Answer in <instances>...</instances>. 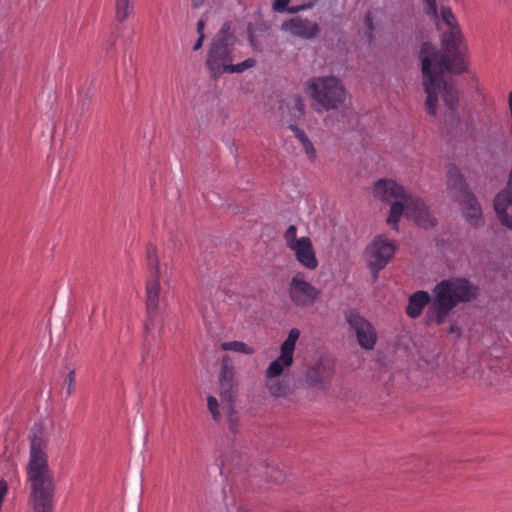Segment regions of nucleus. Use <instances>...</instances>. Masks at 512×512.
Instances as JSON below:
<instances>
[{"label":"nucleus","mask_w":512,"mask_h":512,"mask_svg":"<svg viewBox=\"0 0 512 512\" xmlns=\"http://www.w3.org/2000/svg\"><path fill=\"white\" fill-rule=\"evenodd\" d=\"M135 0H115V19L122 23L134 14Z\"/></svg>","instance_id":"17"},{"label":"nucleus","mask_w":512,"mask_h":512,"mask_svg":"<svg viewBox=\"0 0 512 512\" xmlns=\"http://www.w3.org/2000/svg\"><path fill=\"white\" fill-rule=\"evenodd\" d=\"M234 61V39L229 33V26L225 24L209 44L205 65L211 78L215 80L225 73H243L256 65L254 58H247L238 64H234Z\"/></svg>","instance_id":"4"},{"label":"nucleus","mask_w":512,"mask_h":512,"mask_svg":"<svg viewBox=\"0 0 512 512\" xmlns=\"http://www.w3.org/2000/svg\"><path fill=\"white\" fill-rule=\"evenodd\" d=\"M281 29L305 40L315 38L320 31L316 22L299 16L283 22Z\"/></svg>","instance_id":"14"},{"label":"nucleus","mask_w":512,"mask_h":512,"mask_svg":"<svg viewBox=\"0 0 512 512\" xmlns=\"http://www.w3.org/2000/svg\"><path fill=\"white\" fill-rule=\"evenodd\" d=\"M293 109L292 117L294 119L301 118L305 113V104L303 102V99L300 95L296 94L293 95L290 99V102L288 104Z\"/></svg>","instance_id":"20"},{"label":"nucleus","mask_w":512,"mask_h":512,"mask_svg":"<svg viewBox=\"0 0 512 512\" xmlns=\"http://www.w3.org/2000/svg\"><path fill=\"white\" fill-rule=\"evenodd\" d=\"M437 25L439 28L446 26L442 35L443 51L428 42L423 43L420 51L423 86L427 95L425 106L430 115H436L438 100L441 96L449 110L446 121L451 119L458 123V90L453 82L444 79V73L461 74L466 70L460 51L462 33L449 6H441Z\"/></svg>","instance_id":"1"},{"label":"nucleus","mask_w":512,"mask_h":512,"mask_svg":"<svg viewBox=\"0 0 512 512\" xmlns=\"http://www.w3.org/2000/svg\"><path fill=\"white\" fill-rule=\"evenodd\" d=\"M204 28H205V21L203 19H200L197 23V32H198L199 36H205Z\"/></svg>","instance_id":"32"},{"label":"nucleus","mask_w":512,"mask_h":512,"mask_svg":"<svg viewBox=\"0 0 512 512\" xmlns=\"http://www.w3.org/2000/svg\"><path fill=\"white\" fill-rule=\"evenodd\" d=\"M306 7H307L306 5L292 6V7H289V8L287 9V12H288V13H291V14H294V13H297V12H299V11H301V10L306 9Z\"/></svg>","instance_id":"33"},{"label":"nucleus","mask_w":512,"mask_h":512,"mask_svg":"<svg viewBox=\"0 0 512 512\" xmlns=\"http://www.w3.org/2000/svg\"><path fill=\"white\" fill-rule=\"evenodd\" d=\"M424 4V11L425 13L433 18L434 20L438 19V12H437V4L436 0H422Z\"/></svg>","instance_id":"26"},{"label":"nucleus","mask_w":512,"mask_h":512,"mask_svg":"<svg viewBox=\"0 0 512 512\" xmlns=\"http://www.w3.org/2000/svg\"><path fill=\"white\" fill-rule=\"evenodd\" d=\"M396 252V243L384 235L376 236L366 247L364 258L374 280L378 273L386 267Z\"/></svg>","instance_id":"9"},{"label":"nucleus","mask_w":512,"mask_h":512,"mask_svg":"<svg viewBox=\"0 0 512 512\" xmlns=\"http://www.w3.org/2000/svg\"><path fill=\"white\" fill-rule=\"evenodd\" d=\"M191 1H192V6L194 8H199L205 3L206 0H191Z\"/></svg>","instance_id":"37"},{"label":"nucleus","mask_w":512,"mask_h":512,"mask_svg":"<svg viewBox=\"0 0 512 512\" xmlns=\"http://www.w3.org/2000/svg\"><path fill=\"white\" fill-rule=\"evenodd\" d=\"M233 378H234L233 368L228 365L227 356H225L223 358L219 380H230L233 382Z\"/></svg>","instance_id":"25"},{"label":"nucleus","mask_w":512,"mask_h":512,"mask_svg":"<svg viewBox=\"0 0 512 512\" xmlns=\"http://www.w3.org/2000/svg\"><path fill=\"white\" fill-rule=\"evenodd\" d=\"M431 297L426 291H417L409 296L405 312L410 318H418L430 303Z\"/></svg>","instance_id":"16"},{"label":"nucleus","mask_w":512,"mask_h":512,"mask_svg":"<svg viewBox=\"0 0 512 512\" xmlns=\"http://www.w3.org/2000/svg\"><path fill=\"white\" fill-rule=\"evenodd\" d=\"M447 185L451 195L460 203L465 219L474 227L482 224V209L476 197L468 190L460 170L451 166L447 172Z\"/></svg>","instance_id":"7"},{"label":"nucleus","mask_w":512,"mask_h":512,"mask_svg":"<svg viewBox=\"0 0 512 512\" xmlns=\"http://www.w3.org/2000/svg\"><path fill=\"white\" fill-rule=\"evenodd\" d=\"M508 108L510 113V133L512 135V91L508 94Z\"/></svg>","instance_id":"31"},{"label":"nucleus","mask_w":512,"mask_h":512,"mask_svg":"<svg viewBox=\"0 0 512 512\" xmlns=\"http://www.w3.org/2000/svg\"><path fill=\"white\" fill-rule=\"evenodd\" d=\"M334 373L333 362L327 359H320L314 366L308 369L306 379L311 386L327 389L330 386Z\"/></svg>","instance_id":"13"},{"label":"nucleus","mask_w":512,"mask_h":512,"mask_svg":"<svg viewBox=\"0 0 512 512\" xmlns=\"http://www.w3.org/2000/svg\"><path fill=\"white\" fill-rule=\"evenodd\" d=\"M148 359H149V349L146 346H144L143 350H142V361L144 363H147Z\"/></svg>","instance_id":"35"},{"label":"nucleus","mask_w":512,"mask_h":512,"mask_svg":"<svg viewBox=\"0 0 512 512\" xmlns=\"http://www.w3.org/2000/svg\"><path fill=\"white\" fill-rule=\"evenodd\" d=\"M365 22L368 25L369 29L372 30V19L369 14L366 15Z\"/></svg>","instance_id":"38"},{"label":"nucleus","mask_w":512,"mask_h":512,"mask_svg":"<svg viewBox=\"0 0 512 512\" xmlns=\"http://www.w3.org/2000/svg\"><path fill=\"white\" fill-rule=\"evenodd\" d=\"M275 472H276V475H275V476H271V478H272L274 481H276V482L281 481V480L283 479V474H282V472H281V471H279V470H276Z\"/></svg>","instance_id":"36"},{"label":"nucleus","mask_w":512,"mask_h":512,"mask_svg":"<svg viewBox=\"0 0 512 512\" xmlns=\"http://www.w3.org/2000/svg\"><path fill=\"white\" fill-rule=\"evenodd\" d=\"M299 337V329L292 328L286 340L280 346V355L266 369V387L269 394L275 398H284L291 393L288 383L278 377L282 375L285 368L292 366L296 342Z\"/></svg>","instance_id":"6"},{"label":"nucleus","mask_w":512,"mask_h":512,"mask_svg":"<svg viewBox=\"0 0 512 512\" xmlns=\"http://www.w3.org/2000/svg\"><path fill=\"white\" fill-rule=\"evenodd\" d=\"M435 299L426 313V322L443 324L458 303L469 302L477 295V287L465 278L442 280L434 288Z\"/></svg>","instance_id":"5"},{"label":"nucleus","mask_w":512,"mask_h":512,"mask_svg":"<svg viewBox=\"0 0 512 512\" xmlns=\"http://www.w3.org/2000/svg\"><path fill=\"white\" fill-rule=\"evenodd\" d=\"M26 466L30 502L34 512H54L56 481L48 463V437L42 423H35Z\"/></svg>","instance_id":"2"},{"label":"nucleus","mask_w":512,"mask_h":512,"mask_svg":"<svg viewBox=\"0 0 512 512\" xmlns=\"http://www.w3.org/2000/svg\"><path fill=\"white\" fill-rule=\"evenodd\" d=\"M374 196L383 202H392L388 224L397 229L402 215L412 219L419 227L428 229L436 224L435 217L425 203L418 197L408 194L404 188L393 180L379 179L373 189Z\"/></svg>","instance_id":"3"},{"label":"nucleus","mask_w":512,"mask_h":512,"mask_svg":"<svg viewBox=\"0 0 512 512\" xmlns=\"http://www.w3.org/2000/svg\"><path fill=\"white\" fill-rule=\"evenodd\" d=\"M495 212L498 216V219L500 223L507 227L508 229L512 230V215L507 213L508 207H504L503 210L499 209V207L494 206Z\"/></svg>","instance_id":"22"},{"label":"nucleus","mask_w":512,"mask_h":512,"mask_svg":"<svg viewBox=\"0 0 512 512\" xmlns=\"http://www.w3.org/2000/svg\"><path fill=\"white\" fill-rule=\"evenodd\" d=\"M207 406H208V409L212 415V418L218 422L220 421L221 419V414H220V411H219V403H218V400L216 399V397L214 396H209L208 399H207Z\"/></svg>","instance_id":"24"},{"label":"nucleus","mask_w":512,"mask_h":512,"mask_svg":"<svg viewBox=\"0 0 512 512\" xmlns=\"http://www.w3.org/2000/svg\"><path fill=\"white\" fill-rule=\"evenodd\" d=\"M512 205V169L509 172L505 189L498 192L494 198V206L503 210L504 207Z\"/></svg>","instance_id":"18"},{"label":"nucleus","mask_w":512,"mask_h":512,"mask_svg":"<svg viewBox=\"0 0 512 512\" xmlns=\"http://www.w3.org/2000/svg\"><path fill=\"white\" fill-rule=\"evenodd\" d=\"M65 383L67 384V394L71 395L75 391V371L71 370L67 377L65 378Z\"/></svg>","instance_id":"27"},{"label":"nucleus","mask_w":512,"mask_h":512,"mask_svg":"<svg viewBox=\"0 0 512 512\" xmlns=\"http://www.w3.org/2000/svg\"><path fill=\"white\" fill-rule=\"evenodd\" d=\"M455 331H456V327L454 325H451L450 333H454Z\"/></svg>","instance_id":"39"},{"label":"nucleus","mask_w":512,"mask_h":512,"mask_svg":"<svg viewBox=\"0 0 512 512\" xmlns=\"http://www.w3.org/2000/svg\"><path fill=\"white\" fill-rule=\"evenodd\" d=\"M204 39H205V36H199L196 43L194 44V47H193V50L194 51H197L199 50L202 45H203V42H204Z\"/></svg>","instance_id":"34"},{"label":"nucleus","mask_w":512,"mask_h":512,"mask_svg":"<svg viewBox=\"0 0 512 512\" xmlns=\"http://www.w3.org/2000/svg\"><path fill=\"white\" fill-rule=\"evenodd\" d=\"M310 96L325 110L335 109L344 103L346 90L335 76L313 77L307 82Z\"/></svg>","instance_id":"8"},{"label":"nucleus","mask_w":512,"mask_h":512,"mask_svg":"<svg viewBox=\"0 0 512 512\" xmlns=\"http://www.w3.org/2000/svg\"><path fill=\"white\" fill-rule=\"evenodd\" d=\"M302 145L308 158L313 161L316 157V151L314 149L312 142L309 139H307L306 141L302 142Z\"/></svg>","instance_id":"28"},{"label":"nucleus","mask_w":512,"mask_h":512,"mask_svg":"<svg viewBox=\"0 0 512 512\" xmlns=\"http://www.w3.org/2000/svg\"><path fill=\"white\" fill-rule=\"evenodd\" d=\"M286 245L289 249L295 246V243L299 242L297 238V228L294 225H290L284 234Z\"/></svg>","instance_id":"23"},{"label":"nucleus","mask_w":512,"mask_h":512,"mask_svg":"<svg viewBox=\"0 0 512 512\" xmlns=\"http://www.w3.org/2000/svg\"><path fill=\"white\" fill-rule=\"evenodd\" d=\"M220 382V396L222 402H227L229 405L232 401L233 382L230 380H219Z\"/></svg>","instance_id":"21"},{"label":"nucleus","mask_w":512,"mask_h":512,"mask_svg":"<svg viewBox=\"0 0 512 512\" xmlns=\"http://www.w3.org/2000/svg\"><path fill=\"white\" fill-rule=\"evenodd\" d=\"M290 0H274L273 2V10L276 12H284L289 8Z\"/></svg>","instance_id":"29"},{"label":"nucleus","mask_w":512,"mask_h":512,"mask_svg":"<svg viewBox=\"0 0 512 512\" xmlns=\"http://www.w3.org/2000/svg\"><path fill=\"white\" fill-rule=\"evenodd\" d=\"M297 261L305 268L314 270L318 267V260L309 237L299 238V242L291 248Z\"/></svg>","instance_id":"15"},{"label":"nucleus","mask_w":512,"mask_h":512,"mask_svg":"<svg viewBox=\"0 0 512 512\" xmlns=\"http://www.w3.org/2000/svg\"><path fill=\"white\" fill-rule=\"evenodd\" d=\"M344 318L350 329L354 332L360 347L365 350H372L378 339L377 331L373 324L357 309L346 310Z\"/></svg>","instance_id":"11"},{"label":"nucleus","mask_w":512,"mask_h":512,"mask_svg":"<svg viewBox=\"0 0 512 512\" xmlns=\"http://www.w3.org/2000/svg\"><path fill=\"white\" fill-rule=\"evenodd\" d=\"M320 291L305 280L303 274H296L289 284V297L298 307H307L315 303Z\"/></svg>","instance_id":"12"},{"label":"nucleus","mask_w":512,"mask_h":512,"mask_svg":"<svg viewBox=\"0 0 512 512\" xmlns=\"http://www.w3.org/2000/svg\"><path fill=\"white\" fill-rule=\"evenodd\" d=\"M221 349L224 351H233L242 354H252L254 349L241 341H229L221 344Z\"/></svg>","instance_id":"19"},{"label":"nucleus","mask_w":512,"mask_h":512,"mask_svg":"<svg viewBox=\"0 0 512 512\" xmlns=\"http://www.w3.org/2000/svg\"><path fill=\"white\" fill-rule=\"evenodd\" d=\"M289 128L291 129V131L293 132V134L295 135V137L302 143L304 141H306L308 139V137L306 136L305 132L300 129L298 126L294 125V124H291L289 126Z\"/></svg>","instance_id":"30"},{"label":"nucleus","mask_w":512,"mask_h":512,"mask_svg":"<svg viewBox=\"0 0 512 512\" xmlns=\"http://www.w3.org/2000/svg\"><path fill=\"white\" fill-rule=\"evenodd\" d=\"M147 265L149 277L146 282V307L148 316L151 318L157 312L160 295L159 258L157 248L152 244L147 246Z\"/></svg>","instance_id":"10"}]
</instances>
